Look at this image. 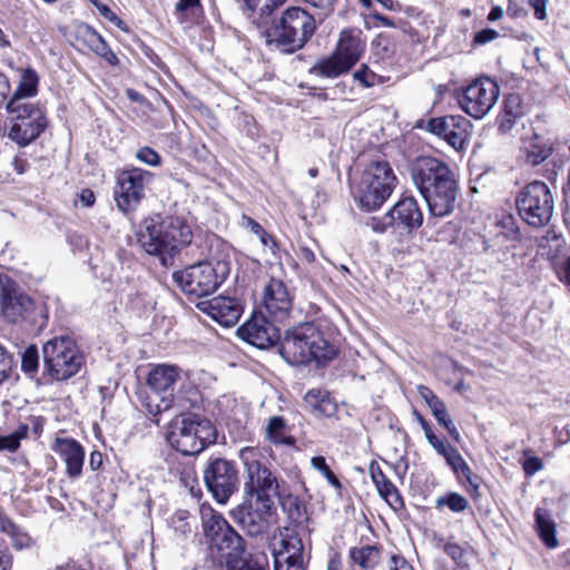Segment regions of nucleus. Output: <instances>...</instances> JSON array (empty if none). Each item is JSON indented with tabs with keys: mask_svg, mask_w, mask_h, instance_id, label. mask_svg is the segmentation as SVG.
Masks as SVG:
<instances>
[{
	"mask_svg": "<svg viewBox=\"0 0 570 570\" xmlns=\"http://www.w3.org/2000/svg\"><path fill=\"white\" fill-rule=\"evenodd\" d=\"M397 178L385 159H372L358 178L351 179V194L355 204L365 212H373L391 197Z\"/></svg>",
	"mask_w": 570,
	"mask_h": 570,
	"instance_id": "nucleus-4",
	"label": "nucleus"
},
{
	"mask_svg": "<svg viewBox=\"0 0 570 570\" xmlns=\"http://www.w3.org/2000/svg\"><path fill=\"white\" fill-rule=\"evenodd\" d=\"M370 475L375 487L389 480L376 462L370 464Z\"/></svg>",
	"mask_w": 570,
	"mask_h": 570,
	"instance_id": "nucleus-56",
	"label": "nucleus"
},
{
	"mask_svg": "<svg viewBox=\"0 0 570 570\" xmlns=\"http://www.w3.org/2000/svg\"><path fill=\"white\" fill-rule=\"evenodd\" d=\"M430 410L435 417V420L440 424H445L448 420H452L451 416L448 413L446 406L442 400L440 401H433V404H430Z\"/></svg>",
	"mask_w": 570,
	"mask_h": 570,
	"instance_id": "nucleus-49",
	"label": "nucleus"
},
{
	"mask_svg": "<svg viewBox=\"0 0 570 570\" xmlns=\"http://www.w3.org/2000/svg\"><path fill=\"white\" fill-rule=\"evenodd\" d=\"M39 365V353L35 345L28 346L21 355V368L24 373H35Z\"/></svg>",
	"mask_w": 570,
	"mask_h": 570,
	"instance_id": "nucleus-39",
	"label": "nucleus"
},
{
	"mask_svg": "<svg viewBox=\"0 0 570 570\" xmlns=\"http://www.w3.org/2000/svg\"><path fill=\"white\" fill-rule=\"evenodd\" d=\"M279 353L289 364H322L335 358L337 348L314 324L304 323L286 331L279 341Z\"/></svg>",
	"mask_w": 570,
	"mask_h": 570,
	"instance_id": "nucleus-3",
	"label": "nucleus"
},
{
	"mask_svg": "<svg viewBox=\"0 0 570 570\" xmlns=\"http://www.w3.org/2000/svg\"><path fill=\"white\" fill-rule=\"evenodd\" d=\"M303 542L294 528L278 530V540L272 543L273 557L303 558Z\"/></svg>",
	"mask_w": 570,
	"mask_h": 570,
	"instance_id": "nucleus-26",
	"label": "nucleus"
},
{
	"mask_svg": "<svg viewBox=\"0 0 570 570\" xmlns=\"http://www.w3.org/2000/svg\"><path fill=\"white\" fill-rule=\"evenodd\" d=\"M278 8L277 6H273V2H269L268 0L266 3L261 8L259 17L257 19V26L259 28H264V30L272 23L274 19H272L273 11Z\"/></svg>",
	"mask_w": 570,
	"mask_h": 570,
	"instance_id": "nucleus-47",
	"label": "nucleus"
},
{
	"mask_svg": "<svg viewBox=\"0 0 570 570\" xmlns=\"http://www.w3.org/2000/svg\"><path fill=\"white\" fill-rule=\"evenodd\" d=\"M13 367L12 355L0 345V384L9 379Z\"/></svg>",
	"mask_w": 570,
	"mask_h": 570,
	"instance_id": "nucleus-44",
	"label": "nucleus"
},
{
	"mask_svg": "<svg viewBox=\"0 0 570 570\" xmlns=\"http://www.w3.org/2000/svg\"><path fill=\"white\" fill-rule=\"evenodd\" d=\"M0 530L9 535H16L17 534V527L16 524L6 515L0 513Z\"/></svg>",
	"mask_w": 570,
	"mask_h": 570,
	"instance_id": "nucleus-59",
	"label": "nucleus"
},
{
	"mask_svg": "<svg viewBox=\"0 0 570 570\" xmlns=\"http://www.w3.org/2000/svg\"><path fill=\"white\" fill-rule=\"evenodd\" d=\"M420 395L425 400L426 404H433V401H440L439 399L429 387L420 386L419 387Z\"/></svg>",
	"mask_w": 570,
	"mask_h": 570,
	"instance_id": "nucleus-64",
	"label": "nucleus"
},
{
	"mask_svg": "<svg viewBox=\"0 0 570 570\" xmlns=\"http://www.w3.org/2000/svg\"><path fill=\"white\" fill-rule=\"evenodd\" d=\"M153 178L154 175L150 171L141 168L134 167L122 170L117 176L114 193L118 209L125 215L135 212L145 198L146 188Z\"/></svg>",
	"mask_w": 570,
	"mask_h": 570,
	"instance_id": "nucleus-13",
	"label": "nucleus"
},
{
	"mask_svg": "<svg viewBox=\"0 0 570 570\" xmlns=\"http://www.w3.org/2000/svg\"><path fill=\"white\" fill-rule=\"evenodd\" d=\"M312 466L320 471L334 488L340 489L341 482L330 469L324 456H314L311 460Z\"/></svg>",
	"mask_w": 570,
	"mask_h": 570,
	"instance_id": "nucleus-41",
	"label": "nucleus"
},
{
	"mask_svg": "<svg viewBox=\"0 0 570 570\" xmlns=\"http://www.w3.org/2000/svg\"><path fill=\"white\" fill-rule=\"evenodd\" d=\"M274 570H304V558H274Z\"/></svg>",
	"mask_w": 570,
	"mask_h": 570,
	"instance_id": "nucleus-43",
	"label": "nucleus"
},
{
	"mask_svg": "<svg viewBox=\"0 0 570 570\" xmlns=\"http://www.w3.org/2000/svg\"><path fill=\"white\" fill-rule=\"evenodd\" d=\"M522 466L525 475L532 476L543 469V463L539 458L530 456L523 462Z\"/></svg>",
	"mask_w": 570,
	"mask_h": 570,
	"instance_id": "nucleus-51",
	"label": "nucleus"
},
{
	"mask_svg": "<svg viewBox=\"0 0 570 570\" xmlns=\"http://www.w3.org/2000/svg\"><path fill=\"white\" fill-rule=\"evenodd\" d=\"M376 490L380 497L384 499L394 511L403 509V499L396 487L392 483V481L386 480L385 482L377 485Z\"/></svg>",
	"mask_w": 570,
	"mask_h": 570,
	"instance_id": "nucleus-36",
	"label": "nucleus"
},
{
	"mask_svg": "<svg viewBox=\"0 0 570 570\" xmlns=\"http://www.w3.org/2000/svg\"><path fill=\"white\" fill-rule=\"evenodd\" d=\"M80 39L99 57L109 48L104 38L90 26H85L80 30Z\"/></svg>",
	"mask_w": 570,
	"mask_h": 570,
	"instance_id": "nucleus-35",
	"label": "nucleus"
},
{
	"mask_svg": "<svg viewBox=\"0 0 570 570\" xmlns=\"http://www.w3.org/2000/svg\"><path fill=\"white\" fill-rule=\"evenodd\" d=\"M274 511L275 502L244 499L232 514L249 537L257 538L268 532Z\"/></svg>",
	"mask_w": 570,
	"mask_h": 570,
	"instance_id": "nucleus-16",
	"label": "nucleus"
},
{
	"mask_svg": "<svg viewBox=\"0 0 570 570\" xmlns=\"http://www.w3.org/2000/svg\"><path fill=\"white\" fill-rule=\"evenodd\" d=\"M304 403L312 413L318 415H331L333 405L326 392L322 390H309L304 396Z\"/></svg>",
	"mask_w": 570,
	"mask_h": 570,
	"instance_id": "nucleus-33",
	"label": "nucleus"
},
{
	"mask_svg": "<svg viewBox=\"0 0 570 570\" xmlns=\"http://www.w3.org/2000/svg\"><path fill=\"white\" fill-rule=\"evenodd\" d=\"M498 37H499L498 31H495L494 29L487 28V29H483L475 33L473 43L478 45V46H482V45L493 41Z\"/></svg>",
	"mask_w": 570,
	"mask_h": 570,
	"instance_id": "nucleus-50",
	"label": "nucleus"
},
{
	"mask_svg": "<svg viewBox=\"0 0 570 570\" xmlns=\"http://www.w3.org/2000/svg\"><path fill=\"white\" fill-rule=\"evenodd\" d=\"M352 67H350L342 58H340L335 52L332 57L320 61L312 71L326 77V78H336L345 72H347Z\"/></svg>",
	"mask_w": 570,
	"mask_h": 570,
	"instance_id": "nucleus-34",
	"label": "nucleus"
},
{
	"mask_svg": "<svg viewBox=\"0 0 570 570\" xmlns=\"http://www.w3.org/2000/svg\"><path fill=\"white\" fill-rule=\"evenodd\" d=\"M441 455L445 459L458 478H464L474 490L479 489V478L473 474L471 468L455 448L450 445Z\"/></svg>",
	"mask_w": 570,
	"mask_h": 570,
	"instance_id": "nucleus-29",
	"label": "nucleus"
},
{
	"mask_svg": "<svg viewBox=\"0 0 570 570\" xmlns=\"http://www.w3.org/2000/svg\"><path fill=\"white\" fill-rule=\"evenodd\" d=\"M138 243L149 255L157 256L161 265L171 263L174 253L191 242L190 226L179 217L145 219L137 235Z\"/></svg>",
	"mask_w": 570,
	"mask_h": 570,
	"instance_id": "nucleus-2",
	"label": "nucleus"
},
{
	"mask_svg": "<svg viewBox=\"0 0 570 570\" xmlns=\"http://www.w3.org/2000/svg\"><path fill=\"white\" fill-rule=\"evenodd\" d=\"M33 303L29 296L16 291H2L1 312L3 317L12 323L24 317L32 309Z\"/></svg>",
	"mask_w": 570,
	"mask_h": 570,
	"instance_id": "nucleus-25",
	"label": "nucleus"
},
{
	"mask_svg": "<svg viewBox=\"0 0 570 570\" xmlns=\"http://www.w3.org/2000/svg\"><path fill=\"white\" fill-rule=\"evenodd\" d=\"M136 157L141 163H145L149 166H158L160 164V156L158 153H156L153 148L149 147H142L140 148Z\"/></svg>",
	"mask_w": 570,
	"mask_h": 570,
	"instance_id": "nucleus-46",
	"label": "nucleus"
},
{
	"mask_svg": "<svg viewBox=\"0 0 570 570\" xmlns=\"http://www.w3.org/2000/svg\"><path fill=\"white\" fill-rule=\"evenodd\" d=\"M12 554L3 541H0V570H10L12 568Z\"/></svg>",
	"mask_w": 570,
	"mask_h": 570,
	"instance_id": "nucleus-52",
	"label": "nucleus"
},
{
	"mask_svg": "<svg viewBox=\"0 0 570 570\" xmlns=\"http://www.w3.org/2000/svg\"><path fill=\"white\" fill-rule=\"evenodd\" d=\"M366 225L377 234H383L389 228L395 229V220L390 210L382 217H371Z\"/></svg>",
	"mask_w": 570,
	"mask_h": 570,
	"instance_id": "nucleus-40",
	"label": "nucleus"
},
{
	"mask_svg": "<svg viewBox=\"0 0 570 570\" xmlns=\"http://www.w3.org/2000/svg\"><path fill=\"white\" fill-rule=\"evenodd\" d=\"M426 129L443 138L455 150H460L469 136L470 121L460 115H448L430 119Z\"/></svg>",
	"mask_w": 570,
	"mask_h": 570,
	"instance_id": "nucleus-19",
	"label": "nucleus"
},
{
	"mask_svg": "<svg viewBox=\"0 0 570 570\" xmlns=\"http://www.w3.org/2000/svg\"><path fill=\"white\" fill-rule=\"evenodd\" d=\"M391 562L393 570H413L412 566L401 556H393Z\"/></svg>",
	"mask_w": 570,
	"mask_h": 570,
	"instance_id": "nucleus-62",
	"label": "nucleus"
},
{
	"mask_svg": "<svg viewBox=\"0 0 570 570\" xmlns=\"http://www.w3.org/2000/svg\"><path fill=\"white\" fill-rule=\"evenodd\" d=\"M417 419L422 429L424 430L428 442L436 450L439 454L445 451L450 444L446 441H440L432 432L430 424L421 415H417Z\"/></svg>",
	"mask_w": 570,
	"mask_h": 570,
	"instance_id": "nucleus-42",
	"label": "nucleus"
},
{
	"mask_svg": "<svg viewBox=\"0 0 570 570\" xmlns=\"http://www.w3.org/2000/svg\"><path fill=\"white\" fill-rule=\"evenodd\" d=\"M350 557L362 569L372 570L379 563L381 552L375 546L354 547L350 551Z\"/></svg>",
	"mask_w": 570,
	"mask_h": 570,
	"instance_id": "nucleus-32",
	"label": "nucleus"
},
{
	"mask_svg": "<svg viewBox=\"0 0 570 570\" xmlns=\"http://www.w3.org/2000/svg\"><path fill=\"white\" fill-rule=\"evenodd\" d=\"M208 491L219 503H226L238 487V471L235 464L225 459L209 461L204 470Z\"/></svg>",
	"mask_w": 570,
	"mask_h": 570,
	"instance_id": "nucleus-17",
	"label": "nucleus"
},
{
	"mask_svg": "<svg viewBox=\"0 0 570 570\" xmlns=\"http://www.w3.org/2000/svg\"><path fill=\"white\" fill-rule=\"evenodd\" d=\"M519 216L534 228L548 225L553 216L554 197L550 187L539 180L525 185L515 199Z\"/></svg>",
	"mask_w": 570,
	"mask_h": 570,
	"instance_id": "nucleus-11",
	"label": "nucleus"
},
{
	"mask_svg": "<svg viewBox=\"0 0 570 570\" xmlns=\"http://www.w3.org/2000/svg\"><path fill=\"white\" fill-rule=\"evenodd\" d=\"M167 439L178 452L195 455L216 442V429L207 419L187 415L174 424Z\"/></svg>",
	"mask_w": 570,
	"mask_h": 570,
	"instance_id": "nucleus-10",
	"label": "nucleus"
},
{
	"mask_svg": "<svg viewBox=\"0 0 570 570\" xmlns=\"http://www.w3.org/2000/svg\"><path fill=\"white\" fill-rule=\"evenodd\" d=\"M102 465V454L99 451H94L90 454L89 466L92 471H97Z\"/></svg>",
	"mask_w": 570,
	"mask_h": 570,
	"instance_id": "nucleus-63",
	"label": "nucleus"
},
{
	"mask_svg": "<svg viewBox=\"0 0 570 570\" xmlns=\"http://www.w3.org/2000/svg\"><path fill=\"white\" fill-rule=\"evenodd\" d=\"M287 422L283 416L269 417L265 426V438L274 444L294 445L293 436H287Z\"/></svg>",
	"mask_w": 570,
	"mask_h": 570,
	"instance_id": "nucleus-31",
	"label": "nucleus"
},
{
	"mask_svg": "<svg viewBox=\"0 0 570 570\" xmlns=\"http://www.w3.org/2000/svg\"><path fill=\"white\" fill-rule=\"evenodd\" d=\"M10 94V85L4 75L0 73V107L6 105Z\"/></svg>",
	"mask_w": 570,
	"mask_h": 570,
	"instance_id": "nucleus-61",
	"label": "nucleus"
},
{
	"mask_svg": "<svg viewBox=\"0 0 570 570\" xmlns=\"http://www.w3.org/2000/svg\"><path fill=\"white\" fill-rule=\"evenodd\" d=\"M181 380V371L176 365L159 364L150 370L147 384L159 397V403L156 405L157 412L167 411L176 405L185 406L175 393Z\"/></svg>",
	"mask_w": 570,
	"mask_h": 570,
	"instance_id": "nucleus-14",
	"label": "nucleus"
},
{
	"mask_svg": "<svg viewBox=\"0 0 570 570\" xmlns=\"http://www.w3.org/2000/svg\"><path fill=\"white\" fill-rule=\"evenodd\" d=\"M229 261H203L173 274L174 282L187 295L203 297L213 294L227 278Z\"/></svg>",
	"mask_w": 570,
	"mask_h": 570,
	"instance_id": "nucleus-6",
	"label": "nucleus"
},
{
	"mask_svg": "<svg viewBox=\"0 0 570 570\" xmlns=\"http://www.w3.org/2000/svg\"><path fill=\"white\" fill-rule=\"evenodd\" d=\"M499 95L500 88L498 83L484 77L470 83L464 89L459 102L468 115L475 119H481L493 108Z\"/></svg>",
	"mask_w": 570,
	"mask_h": 570,
	"instance_id": "nucleus-15",
	"label": "nucleus"
},
{
	"mask_svg": "<svg viewBox=\"0 0 570 570\" xmlns=\"http://www.w3.org/2000/svg\"><path fill=\"white\" fill-rule=\"evenodd\" d=\"M547 3L548 0H529V4L534 11L535 18L543 20L547 17Z\"/></svg>",
	"mask_w": 570,
	"mask_h": 570,
	"instance_id": "nucleus-57",
	"label": "nucleus"
},
{
	"mask_svg": "<svg viewBox=\"0 0 570 570\" xmlns=\"http://www.w3.org/2000/svg\"><path fill=\"white\" fill-rule=\"evenodd\" d=\"M4 106L9 114L7 135L18 146H28L46 129L47 119L39 106L19 105L18 100L7 101Z\"/></svg>",
	"mask_w": 570,
	"mask_h": 570,
	"instance_id": "nucleus-12",
	"label": "nucleus"
},
{
	"mask_svg": "<svg viewBox=\"0 0 570 570\" xmlns=\"http://www.w3.org/2000/svg\"><path fill=\"white\" fill-rule=\"evenodd\" d=\"M258 238L265 248H269L271 253L273 255H276L278 245L272 235H269L266 230H264V235H259Z\"/></svg>",
	"mask_w": 570,
	"mask_h": 570,
	"instance_id": "nucleus-58",
	"label": "nucleus"
},
{
	"mask_svg": "<svg viewBox=\"0 0 570 570\" xmlns=\"http://www.w3.org/2000/svg\"><path fill=\"white\" fill-rule=\"evenodd\" d=\"M410 176L432 216L445 217L454 212L459 186L448 164L421 156L411 164Z\"/></svg>",
	"mask_w": 570,
	"mask_h": 570,
	"instance_id": "nucleus-1",
	"label": "nucleus"
},
{
	"mask_svg": "<svg viewBox=\"0 0 570 570\" xmlns=\"http://www.w3.org/2000/svg\"><path fill=\"white\" fill-rule=\"evenodd\" d=\"M315 18L299 7L287 8L264 30L266 43L284 53L299 50L315 31Z\"/></svg>",
	"mask_w": 570,
	"mask_h": 570,
	"instance_id": "nucleus-5",
	"label": "nucleus"
},
{
	"mask_svg": "<svg viewBox=\"0 0 570 570\" xmlns=\"http://www.w3.org/2000/svg\"><path fill=\"white\" fill-rule=\"evenodd\" d=\"M353 79L361 83L364 88H371L383 82V78L372 71L367 66L363 65L361 69L353 73Z\"/></svg>",
	"mask_w": 570,
	"mask_h": 570,
	"instance_id": "nucleus-38",
	"label": "nucleus"
},
{
	"mask_svg": "<svg viewBox=\"0 0 570 570\" xmlns=\"http://www.w3.org/2000/svg\"><path fill=\"white\" fill-rule=\"evenodd\" d=\"M534 518L540 539L548 548H556L558 546V540L556 538V523L549 512L544 509L537 508Z\"/></svg>",
	"mask_w": 570,
	"mask_h": 570,
	"instance_id": "nucleus-30",
	"label": "nucleus"
},
{
	"mask_svg": "<svg viewBox=\"0 0 570 570\" xmlns=\"http://www.w3.org/2000/svg\"><path fill=\"white\" fill-rule=\"evenodd\" d=\"M197 308L223 326L230 327L242 315L240 304L230 297L218 296L197 303Z\"/></svg>",
	"mask_w": 570,
	"mask_h": 570,
	"instance_id": "nucleus-20",
	"label": "nucleus"
},
{
	"mask_svg": "<svg viewBox=\"0 0 570 570\" xmlns=\"http://www.w3.org/2000/svg\"><path fill=\"white\" fill-rule=\"evenodd\" d=\"M445 553L451 557L458 564L462 562L463 549L456 543H446L444 546Z\"/></svg>",
	"mask_w": 570,
	"mask_h": 570,
	"instance_id": "nucleus-55",
	"label": "nucleus"
},
{
	"mask_svg": "<svg viewBox=\"0 0 570 570\" xmlns=\"http://www.w3.org/2000/svg\"><path fill=\"white\" fill-rule=\"evenodd\" d=\"M363 51V45L358 37L351 31H342L335 53L342 58L350 67H353L360 59Z\"/></svg>",
	"mask_w": 570,
	"mask_h": 570,
	"instance_id": "nucleus-28",
	"label": "nucleus"
},
{
	"mask_svg": "<svg viewBox=\"0 0 570 570\" xmlns=\"http://www.w3.org/2000/svg\"><path fill=\"white\" fill-rule=\"evenodd\" d=\"M227 563L229 570H265L264 564H262L258 560H243L242 557L232 559Z\"/></svg>",
	"mask_w": 570,
	"mask_h": 570,
	"instance_id": "nucleus-45",
	"label": "nucleus"
},
{
	"mask_svg": "<svg viewBox=\"0 0 570 570\" xmlns=\"http://www.w3.org/2000/svg\"><path fill=\"white\" fill-rule=\"evenodd\" d=\"M52 449L66 463V472L69 478L76 479L81 475L85 450L78 441L57 438Z\"/></svg>",
	"mask_w": 570,
	"mask_h": 570,
	"instance_id": "nucleus-23",
	"label": "nucleus"
},
{
	"mask_svg": "<svg viewBox=\"0 0 570 570\" xmlns=\"http://www.w3.org/2000/svg\"><path fill=\"white\" fill-rule=\"evenodd\" d=\"M264 306L276 321L281 322L287 317L292 308V298L283 282L271 279L265 287Z\"/></svg>",
	"mask_w": 570,
	"mask_h": 570,
	"instance_id": "nucleus-22",
	"label": "nucleus"
},
{
	"mask_svg": "<svg viewBox=\"0 0 570 570\" xmlns=\"http://www.w3.org/2000/svg\"><path fill=\"white\" fill-rule=\"evenodd\" d=\"M337 0H305L306 3L316 9L321 17H327L334 10V4Z\"/></svg>",
	"mask_w": 570,
	"mask_h": 570,
	"instance_id": "nucleus-48",
	"label": "nucleus"
},
{
	"mask_svg": "<svg viewBox=\"0 0 570 570\" xmlns=\"http://www.w3.org/2000/svg\"><path fill=\"white\" fill-rule=\"evenodd\" d=\"M552 151V142L537 132L522 138L520 157L529 166L540 165L551 156Z\"/></svg>",
	"mask_w": 570,
	"mask_h": 570,
	"instance_id": "nucleus-24",
	"label": "nucleus"
},
{
	"mask_svg": "<svg viewBox=\"0 0 570 570\" xmlns=\"http://www.w3.org/2000/svg\"><path fill=\"white\" fill-rule=\"evenodd\" d=\"M390 212L395 220V230L410 234L423 224V213L413 196L402 197Z\"/></svg>",
	"mask_w": 570,
	"mask_h": 570,
	"instance_id": "nucleus-21",
	"label": "nucleus"
},
{
	"mask_svg": "<svg viewBox=\"0 0 570 570\" xmlns=\"http://www.w3.org/2000/svg\"><path fill=\"white\" fill-rule=\"evenodd\" d=\"M237 335L248 344L265 350L281 341L279 330L263 314H253L238 330Z\"/></svg>",
	"mask_w": 570,
	"mask_h": 570,
	"instance_id": "nucleus-18",
	"label": "nucleus"
},
{
	"mask_svg": "<svg viewBox=\"0 0 570 570\" xmlns=\"http://www.w3.org/2000/svg\"><path fill=\"white\" fill-rule=\"evenodd\" d=\"M240 226L244 228H248L257 237L259 235H264L265 229L256 220H254L252 217L247 215L242 216Z\"/></svg>",
	"mask_w": 570,
	"mask_h": 570,
	"instance_id": "nucleus-54",
	"label": "nucleus"
},
{
	"mask_svg": "<svg viewBox=\"0 0 570 570\" xmlns=\"http://www.w3.org/2000/svg\"><path fill=\"white\" fill-rule=\"evenodd\" d=\"M441 507H448L452 512L460 513L469 507V502L463 495L450 492L436 499V508Z\"/></svg>",
	"mask_w": 570,
	"mask_h": 570,
	"instance_id": "nucleus-37",
	"label": "nucleus"
},
{
	"mask_svg": "<svg viewBox=\"0 0 570 570\" xmlns=\"http://www.w3.org/2000/svg\"><path fill=\"white\" fill-rule=\"evenodd\" d=\"M245 470V499L274 502L278 495V481L265 462L258 448L246 446L239 451Z\"/></svg>",
	"mask_w": 570,
	"mask_h": 570,
	"instance_id": "nucleus-7",
	"label": "nucleus"
},
{
	"mask_svg": "<svg viewBox=\"0 0 570 570\" xmlns=\"http://www.w3.org/2000/svg\"><path fill=\"white\" fill-rule=\"evenodd\" d=\"M46 373L53 380L63 381L76 375L83 362L75 340L69 335L55 336L42 346Z\"/></svg>",
	"mask_w": 570,
	"mask_h": 570,
	"instance_id": "nucleus-9",
	"label": "nucleus"
},
{
	"mask_svg": "<svg viewBox=\"0 0 570 570\" xmlns=\"http://www.w3.org/2000/svg\"><path fill=\"white\" fill-rule=\"evenodd\" d=\"M39 77L31 69L26 68L21 71L20 80L13 96L8 101H19V105H33L26 99L35 97L38 94Z\"/></svg>",
	"mask_w": 570,
	"mask_h": 570,
	"instance_id": "nucleus-27",
	"label": "nucleus"
},
{
	"mask_svg": "<svg viewBox=\"0 0 570 570\" xmlns=\"http://www.w3.org/2000/svg\"><path fill=\"white\" fill-rule=\"evenodd\" d=\"M202 524L212 551H216L227 562L245 553V541L242 535L210 507L200 508Z\"/></svg>",
	"mask_w": 570,
	"mask_h": 570,
	"instance_id": "nucleus-8",
	"label": "nucleus"
},
{
	"mask_svg": "<svg viewBox=\"0 0 570 570\" xmlns=\"http://www.w3.org/2000/svg\"><path fill=\"white\" fill-rule=\"evenodd\" d=\"M198 4H199V0H179L175 7L179 21H183V17H180V14H183L188 9L194 8Z\"/></svg>",
	"mask_w": 570,
	"mask_h": 570,
	"instance_id": "nucleus-60",
	"label": "nucleus"
},
{
	"mask_svg": "<svg viewBox=\"0 0 570 570\" xmlns=\"http://www.w3.org/2000/svg\"><path fill=\"white\" fill-rule=\"evenodd\" d=\"M18 438L9 435H0V451L16 452L19 449Z\"/></svg>",
	"mask_w": 570,
	"mask_h": 570,
	"instance_id": "nucleus-53",
	"label": "nucleus"
}]
</instances>
